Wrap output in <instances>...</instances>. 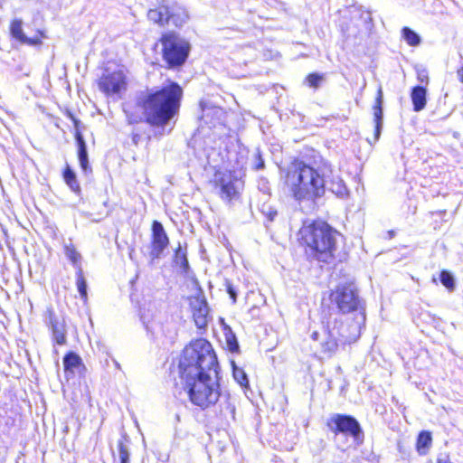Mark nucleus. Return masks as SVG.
<instances>
[{
    "mask_svg": "<svg viewBox=\"0 0 463 463\" xmlns=\"http://www.w3.org/2000/svg\"><path fill=\"white\" fill-rule=\"evenodd\" d=\"M329 430L335 434L351 436L358 443L364 439V432L359 422L352 416L345 414H334L327 421Z\"/></svg>",
    "mask_w": 463,
    "mask_h": 463,
    "instance_id": "9d476101",
    "label": "nucleus"
},
{
    "mask_svg": "<svg viewBox=\"0 0 463 463\" xmlns=\"http://www.w3.org/2000/svg\"><path fill=\"white\" fill-rule=\"evenodd\" d=\"M310 156L306 159L293 157L282 175L283 188L298 203H316L326 194V177L316 168V158L322 157L310 148Z\"/></svg>",
    "mask_w": 463,
    "mask_h": 463,
    "instance_id": "7ed1b4c3",
    "label": "nucleus"
},
{
    "mask_svg": "<svg viewBox=\"0 0 463 463\" xmlns=\"http://www.w3.org/2000/svg\"><path fill=\"white\" fill-rule=\"evenodd\" d=\"M66 115L72 121L75 128L74 137L78 146L77 154L80 165L84 172L90 171V167L89 165L86 142L80 129V121L71 111H67Z\"/></svg>",
    "mask_w": 463,
    "mask_h": 463,
    "instance_id": "ddd939ff",
    "label": "nucleus"
},
{
    "mask_svg": "<svg viewBox=\"0 0 463 463\" xmlns=\"http://www.w3.org/2000/svg\"><path fill=\"white\" fill-rule=\"evenodd\" d=\"M330 299L342 313L358 311L360 320L350 326L341 324L339 328L334 326L329 330L330 335L344 344L355 341L360 335L361 322L365 319L364 304L355 291H332Z\"/></svg>",
    "mask_w": 463,
    "mask_h": 463,
    "instance_id": "39448f33",
    "label": "nucleus"
},
{
    "mask_svg": "<svg viewBox=\"0 0 463 463\" xmlns=\"http://www.w3.org/2000/svg\"><path fill=\"white\" fill-rule=\"evenodd\" d=\"M402 37L409 46L416 47L420 43V35L410 27L404 26L402 31Z\"/></svg>",
    "mask_w": 463,
    "mask_h": 463,
    "instance_id": "4be33fe9",
    "label": "nucleus"
},
{
    "mask_svg": "<svg viewBox=\"0 0 463 463\" xmlns=\"http://www.w3.org/2000/svg\"><path fill=\"white\" fill-rule=\"evenodd\" d=\"M323 165H324L325 167H326L327 165H330L325 162V163H323Z\"/></svg>",
    "mask_w": 463,
    "mask_h": 463,
    "instance_id": "79ce46f5",
    "label": "nucleus"
},
{
    "mask_svg": "<svg viewBox=\"0 0 463 463\" xmlns=\"http://www.w3.org/2000/svg\"><path fill=\"white\" fill-rule=\"evenodd\" d=\"M179 373L181 384L194 405L205 410L219 401L218 363L208 341L200 338L184 347Z\"/></svg>",
    "mask_w": 463,
    "mask_h": 463,
    "instance_id": "f257e3e1",
    "label": "nucleus"
},
{
    "mask_svg": "<svg viewBox=\"0 0 463 463\" xmlns=\"http://www.w3.org/2000/svg\"><path fill=\"white\" fill-rule=\"evenodd\" d=\"M345 191V185L343 183V181H340L339 183H337V189H336L335 193L343 194Z\"/></svg>",
    "mask_w": 463,
    "mask_h": 463,
    "instance_id": "72a5a7b5",
    "label": "nucleus"
},
{
    "mask_svg": "<svg viewBox=\"0 0 463 463\" xmlns=\"http://www.w3.org/2000/svg\"><path fill=\"white\" fill-rule=\"evenodd\" d=\"M135 297H136V295H135V294H132V295L130 296V298H131V300H132V301L135 299Z\"/></svg>",
    "mask_w": 463,
    "mask_h": 463,
    "instance_id": "a19ab883",
    "label": "nucleus"
},
{
    "mask_svg": "<svg viewBox=\"0 0 463 463\" xmlns=\"http://www.w3.org/2000/svg\"><path fill=\"white\" fill-rule=\"evenodd\" d=\"M324 80V74L310 72L305 77L304 83L307 87L317 90L322 84Z\"/></svg>",
    "mask_w": 463,
    "mask_h": 463,
    "instance_id": "b1692460",
    "label": "nucleus"
},
{
    "mask_svg": "<svg viewBox=\"0 0 463 463\" xmlns=\"http://www.w3.org/2000/svg\"><path fill=\"white\" fill-rule=\"evenodd\" d=\"M157 43L161 46L160 54L165 69L179 71L184 66L192 50L188 40L175 31H165L157 39Z\"/></svg>",
    "mask_w": 463,
    "mask_h": 463,
    "instance_id": "423d86ee",
    "label": "nucleus"
},
{
    "mask_svg": "<svg viewBox=\"0 0 463 463\" xmlns=\"http://www.w3.org/2000/svg\"><path fill=\"white\" fill-rule=\"evenodd\" d=\"M113 363H114V364H115L117 369L121 370V366H120L119 363L117 360H113Z\"/></svg>",
    "mask_w": 463,
    "mask_h": 463,
    "instance_id": "58836bf2",
    "label": "nucleus"
},
{
    "mask_svg": "<svg viewBox=\"0 0 463 463\" xmlns=\"http://www.w3.org/2000/svg\"><path fill=\"white\" fill-rule=\"evenodd\" d=\"M127 74L128 70L125 68L115 71L105 69L96 80L99 90L106 97L120 98L128 89V79Z\"/></svg>",
    "mask_w": 463,
    "mask_h": 463,
    "instance_id": "6e6552de",
    "label": "nucleus"
},
{
    "mask_svg": "<svg viewBox=\"0 0 463 463\" xmlns=\"http://www.w3.org/2000/svg\"><path fill=\"white\" fill-rule=\"evenodd\" d=\"M255 160H256V164L253 165L254 170L259 171V170H262L265 168V162H264V159L262 158L260 152H257L255 154Z\"/></svg>",
    "mask_w": 463,
    "mask_h": 463,
    "instance_id": "7c9ffc66",
    "label": "nucleus"
},
{
    "mask_svg": "<svg viewBox=\"0 0 463 463\" xmlns=\"http://www.w3.org/2000/svg\"><path fill=\"white\" fill-rule=\"evenodd\" d=\"M212 181L213 185L219 189V196L222 200L231 203L241 197V186L243 181L238 177L235 170L215 171Z\"/></svg>",
    "mask_w": 463,
    "mask_h": 463,
    "instance_id": "1a4fd4ad",
    "label": "nucleus"
},
{
    "mask_svg": "<svg viewBox=\"0 0 463 463\" xmlns=\"http://www.w3.org/2000/svg\"><path fill=\"white\" fill-rule=\"evenodd\" d=\"M411 99L413 110L421 111L427 105V88L425 86H414L411 90Z\"/></svg>",
    "mask_w": 463,
    "mask_h": 463,
    "instance_id": "dca6fc26",
    "label": "nucleus"
},
{
    "mask_svg": "<svg viewBox=\"0 0 463 463\" xmlns=\"http://www.w3.org/2000/svg\"><path fill=\"white\" fill-rule=\"evenodd\" d=\"M118 453L120 463H129L128 449L121 440L118 441Z\"/></svg>",
    "mask_w": 463,
    "mask_h": 463,
    "instance_id": "c85d7f7f",
    "label": "nucleus"
},
{
    "mask_svg": "<svg viewBox=\"0 0 463 463\" xmlns=\"http://www.w3.org/2000/svg\"><path fill=\"white\" fill-rule=\"evenodd\" d=\"M203 291H198L190 298V306L196 326L200 329L205 328L210 319V308Z\"/></svg>",
    "mask_w": 463,
    "mask_h": 463,
    "instance_id": "9b49d317",
    "label": "nucleus"
},
{
    "mask_svg": "<svg viewBox=\"0 0 463 463\" xmlns=\"http://www.w3.org/2000/svg\"><path fill=\"white\" fill-rule=\"evenodd\" d=\"M63 251L67 257V259L71 262V264L77 269L80 266L81 262V254L78 251L76 246L72 243H67L63 245Z\"/></svg>",
    "mask_w": 463,
    "mask_h": 463,
    "instance_id": "412c9836",
    "label": "nucleus"
},
{
    "mask_svg": "<svg viewBox=\"0 0 463 463\" xmlns=\"http://www.w3.org/2000/svg\"><path fill=\"white\" fill-rule=\"evenodd\" d=\"M232 373L235 381L241 385V386H247L249 383V380L247 377V374L245 373L244 370L238 367L235 363L232 362Z\"/></svg>",
    "mask_w": 463,
    "mask_h": 463,
    "instance_id": "a878e982",
    "label": "nucleus"
},
{
    "mask_svg": "<svg viewBox=\"0 0 463 463\" xmlns=\"http://www.w3.org/2000/svg\"><path fill=\"white\" fill-rule=\"evenodd\" d=\"M62 178L65 184L71 188L72 192L76 194L80 193L81 189L78 182L76 174L69 165H66L62 170Z\"/></svg>",
    "mask_w": 463,
    "mask_h": 463,
    "instance_id": "6ab92c4d",
    "label": "nucleus"
},
{
    "mask_svg": "<svg viewBox=\"0 0 463 463\" xmlns=\"http://www.w3.org/2000/svg\"><path fill=\"white\" fill-rule=\"evenodd\" d=\"M228 293L230 294V297L232 299V301L235 302L236 301V291L231 290V291H228Z\"/></svg>",
    "mask_w": 463,
    "mask_h": 463,
    "instance_id": "c9c22d12",
    "label": "nucleus"
},
{
    "mask_svg": "<svg viewBox=\"0 0 463 463\" xmlns=\"http://www.w3.org/2000/svg\"><path fill=\"white\" fill-rule=\"evenodd\" d=\"M219 407H220V413L224 418H231L232 420L235 419V401L230 393L228 392H222L221 396L219 398Z\"/></svg>",
    "mask_w": 463,
    "mask_h": 463,
    "instance_id": "f3484780",
    "label": "nucleus"
},
{
    "mask_svg": "<svg viewBox=\"0 0 463 463\" xmlns=\"http://www.w3.org/2000/svg\"><path fill=\"white\" fill-rule=\"evenodd\" d=\"M341 30L345 33L347 30V25L342 26Z\"/></svg>",
    "mask_w": 463,
    "mask_h": 463,
    "instance_id": "ea45409f",
    "label": "nucleus"
},
{
    "mask_svg": "<svg viewBox=\"0 0 463 463\" xmlns=\"http://www.w3.org/2000/svg\"><path fill=\"white\" fill-rule=\"evenodd\" d=\"M417 80L423 84L425 87L430 83L429 72L426 69H419L416 71Z\"/></svg>",
    "mask_w": 463,
    "mask_h": 463,
    "instance_id": "c756f323",
    "label": "nucleus"
},
{
    "mask_svg": "<svg viewBox=\"0 0 463 463\" xmlns=\"http://www.w3.org/2000/svg\"><path fill=\"white\" fill-rule=\"evenodd\" d=\"M81 299L86 300L87 298V291H79Z\"/></svg>",
    "mask_w": 463,
    "mask_h": 463,
    "instance_id": "e433bc0d",
    "label": "nucleus"
},
{
    "mask_svg": "<svg viewBox=\"0 0 463 463\" xmlns=\"http://www.w3.org/2000/svg\"><path fill=\"white\" fill-rule=\"evenodd\" d=\"M457 76H458V80L463 83V67H459L458 70H457Z\"/></svg>",
    "mask_w": 463,
    "mask_h": 463,
    "instance_id": "f704fd0d",
    "label": "nucleus"
},
{
    "mask_svg": "<svg viewBox=\"0 0 463 463\" xmlns=\"http://www.w3.org/2000/svg\"><path fill=\"white\" fill-rule=\"evenodd\" d=\"M184 90L174 80L161 87L146 89L135 99V108L127 110L129 124L146 123L152 128H165L180 112Z\"/></svg>",
    "mask_w": 463,
    "mask_h": 463,
    "instance_id": "f03ea898",
    "label": "nucleus"
},
{
    "mask_svg": "<svg viewBox=\"0 0 463 463\" xmlns=\"http://www.w3.org/2000/svg\"><path fill=\"white\" fill-rule=\"evenodd\" d=\"M383 90L381 87L377 90L374 104L373 106V122H374V135L378 138L382 129L383 122Z\"/></svg>",
    "mask_w": 463,
    "mask_h": 463,
    "instance_id": "2eb2a0df",
    "label": "nucleus"
},
{
    "mask_svg": "<svg viewBox=\"0 0 463 463\" xmlns=\"http://www.w3.org/2000/svg\"><path fill=\"white\" fill-rule=\"evenodd\" d=\"M340 232L327 221L305 220L296 232V243L309 260L330 264L336 258Z\"/></svg>",
    "mask_w": 463,
    "mask_h": 463,
    "instance_id": "20e7f679",
    "label": "nucleus"
},
{
    "mask_svg": "<svg viewBox=\"0 0 463 463\" xmlns=\"http://www.w3.org/2000/svg\"><path fill=\"white\" fill-rule=\"evenodd\" d=\"M50 325L52 332V338L55 343L58 345H64L66 343V331L64 323L58 320L51 314Z\"/></svg>",
    "mask_w": 463,
    "mask_h": 463,
    "instance_id": "a211bd4d",
    "label": "nucleus"
},
{
    "mask_svg": "<svg viewBox=\"0 0 463 463\" xmlns=\"http://www.w3.org/2000/svg\"><path fill=\"white\" fill-rule=\"evenodd\" d=\"M151 232L150 255L153 259H158L168 247L169 238L158 221L152 222Z\"/></svg>",
    "mask_w": 463,
    "mask_h": 463,
    "instance_id": "f8f14e48",
    "label": "nucleus"
},
{
    "mask_svg": "<svg viewBox=\"0 0 463 463\" xmlns=\"http://www.w3.org/2000/svg\"><path fill=\"white\" fill-rule=\"evenodd\" d=\"M439 279L440 283L448 289H453L455 280L453 275L447 269H442L439 272Z\"/></svg>",
    "mask_w": 463,
    "mask_h": 463,
    "instance_id": "bb28decb",
    "label": "nucleus"
},
{
    "mask_svg": "<svg viewBox=\"0 0 463 463\" xmlns=\"http://www.w3.org/2000/svg\"><path fill=\"white\" fill-rule=\"evenodd\" d=\"M188 279L191 281L192 289H201V286L198 280L194 276H188Z\"/></svg>",
    "mask_w": 463,
    "mask_h": 463,
    "instance_id": "473e14b6",
    "label": "nucleus"
},
{
    "mask_svg": "<svg viewBox=\"0 0 463 463\" xmlns=\"http://www.w3.org/2000/svg\"><path fill=\"white\" fill-rule=\"evenodd\" d=\"M173 262L179 266L183 272L186 274L189 272L186 248L183 249L180 244L177 246L173 256Z\"/></svg>",
    "mask_w": 463,
    "mask_h": 463,
    "instance_id": "aec40b11",
    "label": "nucleus"
},
{
    "mask_svg": "<svg viewBox=\"0 0 463 463\" xmlns=\"http://www.w3.org/2000/svg\"><path fill=\"white\" fill-rule=\"evenodd\" d=\"M76 287H77V289H86L87 288V281L84 277V273H83L81 267H78L76 269Z\"/></svg>",
    "mask_w": 463,
    "mask_h": 463,
    "instance_id": "cd10ccee",
    "label": "nucleus"
},
{
    "mask_svg": "<svg viewBox=\"0 0 463 463\" xmlns=\"http://www.w3.org/2000/svg\"><path fill=\"white\" fill-rule=\"evenodd\" d=\"M227 345L231 352H236L239 349V345L234 335L227 336Z\"/></svg>",
    "mask_w": 463,
    "mask_h": 463,
    "instance_id": "2f4dec72",
    "label": "nucleus"
},
{
    "mask_svg": "<svg viewBox=\"0 0 463 463\" xmlns=\"http://www.w3.org/2000/svg\"><path fill=\"white\" fill-rule=\"evenodd\" d=\"M81 359L74 353H69L63 358V365L66 371H71L80 365Z\"/></svg>",
    "mask_w": 463,
    "mask_h": 463,
    "instance_id": "393cba45",
    "label": "nucleus"
},
{
    "mask_svg": "<svg viewBox=\"0 0 463 463\" xmlns=\"http://www.w3.org/2000/svg\"><path fill=\"white\" fill-rule=\"evenodd\" d=\"M132 138H133V142H134L136 145H137L138 140H139V135H138V134H136V135H134V136H133V137H132Z\"/></svg>",
    "mask_w": 463,
    "mask_h": 463,
    "instance_id": "4c0bfd02",
    "label": "nucleus"
},
{
    "mask_svg": "<svg viewBox=\"0 0 463 463\" xmlns=\"http://www.w3.org/2000/svg\"><path fill=\"white\" fill-rule=\"evenodd\" d=\"M10 32L12 36L21 43L31 46L42 44L43 33H41L40 36L33 38L26 37L23 32L22 22L20 20L12 21L10 25Z\"/></svg>",
    "mask_w": 463,
    "mask_h": 463,
    "instance_id": "4468645a",
    "label": "nucleus"
},
{
    "mask_svg": "<svg viewBox=\"0 0 463 463\" xmlns=\"http://www.w3.org/2000/svg\"><path fill=\"white\" fill-rule=\"evenodd\" d=\"M148 20L160 28L181 29L189 20L187 10L176 2L161 0L147 12Z\"/></svg>",
    "mask_w": 463,
    "mask_h": 463,
    "instance_id": "0eeeda50",
    "label": "nucleus"
},
{
    "mask_svg": "<svg viewBox=\"0 0 463 463\" xmlns=\"http://www.w3.org/2000/svg\"><path fill=\"white\" fill-rule=\"evenodd\" d=\"M431 435L428 431H421L417 439V449L421 455L426 454L428 449L431 444Z\"/></svg>",
    "mask_w": 463,
    "mask_h": 463,
    "instance_id": "5701e85b",
    "label": "nucleus"
}]
</instances>
